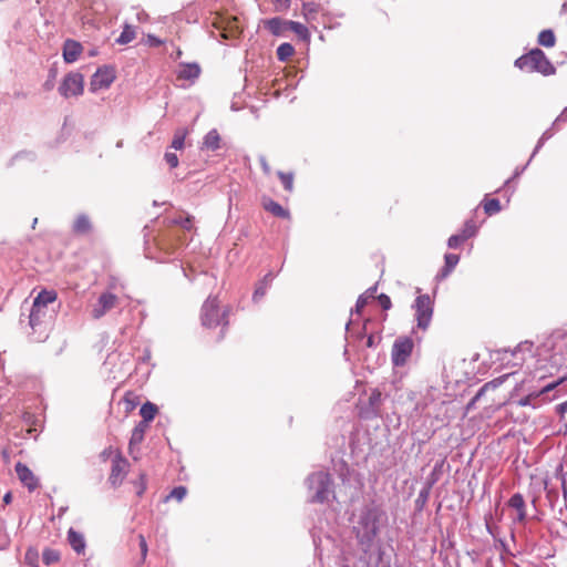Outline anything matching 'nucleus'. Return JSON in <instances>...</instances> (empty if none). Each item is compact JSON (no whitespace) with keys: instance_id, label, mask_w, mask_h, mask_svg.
<instances>
[{"instance_id":"f257e3e1","label":"nucleus","mask_w":567,"mask_h":567,"mask_svg":"<svg viewBox=\"0 0 567 567\" xmlns=\"http://www.w3.org/2000/svg\"><path fill=\"white\" fill-rule=\"evenodd\" d=\"M386 512L374 502L361 506L351 517V533L360 551H369L388 526Z\"/></svg>"},{"instance_id":"f03ea898","label":"nucleus","mask_w":567,"mask_h":567,"mask_svg":"<svg viewBox=\"0 0 567 567\" xmlns=\"http://www.w3.org/2000/svg\"><path fill=\"white\" fill-rule=\"evenodd\" d=\"M307 497L310 503H328L336 498L333 481L329 473L318 471L311 473L306 478Z\"/></svg>"},{"instance_id":"7ed1b4c3","label":"nucleus","mask_w":567,"mask_h":567,"mask_svg":"<svg viewBox=\"0 0 567 567\" xmlns=\"http://www.w3.org/2000/svg\"><path fill=\"white\" fill-rule=\"evenodd\" d=\"M514 65L522 71L538 72L545 76L556 73V68L548 60L544 51L538 48L532 49L528 53L517 58Z\"/></svg>"},{"instance_id":"20e7f679","label":"nucleus","mask_w":567,"mask_h":567,"mask_svg":"<svg viewBox=\"0 0 567 567\" xmlns=\"http://www.w3.org/2000/svg\"><path fill=\"white\" fill-rule=\"evenodd\" d=\"M566 380L567 378L563 377L551 381L542 386L539 390L533 391L520 398L516 403L518 406H530L533 409H538L543 404L555 400L559 395V393L563 391L560 385Z\"/></svg>"},{"instance_id":"39448f33","label":"nucleus","mask_w":567,"mask_h":567,"mask_svg":"<svg viewBox=\"0 0 567 567\" xmlns=\"http://www.w3.org/2000/svg\"><path fill=\"white\" fill-rule=\"evenodd\" d=\"M229 308L220 309L217 297L209 296L202 306L200 321L206 328L223 327L220 338H224V329L228 326Z\"/></svg>"},{"instance_id":"423d86ee","label":"nucleus","mask_w":567,"mask_h":567,"mask_svg":"<svg viewBox=\"0 0 567 567\" xmlns=\"http://www.w3.org/2000/svg\"><path fill=\"white\" fill-rule=\"evenodd\" d=\"M412 308L415 311L414 317L417 328L426 330L433 317V300L429 295H420L415 298Z\"/></svg>"},{"instance_id":"0eeeda50","label":"nucleus","mask_w":567,"mask_h":567,"mask_svg":"<svg viewBox=\"0 0 567 567\" xmlns=\"http://www.w3.org/2000/svg\"><path fill=\"white\" fill-rule=\"evenodd\" d=\"M362 559L371 567H391V556L381 539L369 551H361Z\"/></svg>"},{"instance_id":"6e6552de","label":"nucleus","mask_w":567,"mask_h":567,"mask_svg":"<svg viewBox=\"0 0 567 567\" xmlns=\"http://www.w3.org/2000/svg\"><path fill=\"white\" fill-rule=\"evenodd\" d=\"M413 340L410 337L396 338L391 351V360L394 367H403L413 351Z\"/></svg>"},{"instance_id":"1a4fd4ad","label":"nucleus","mask_w":567,"mask_h":567,"mask_svg":"<svg viewBox=\"0 0 567 567\" xmlns=\"http://www.w3.org/2000/svg\"><path fill=\"white\" fill-rule=\"evenodd\" d=\"M84 79L81 73H68L59 86V93L64 97L79 96L83 93Z\"/></svg>"},{"instance_id":"9d476101","label":"nucleus","mask_w":567,"mask_h":567,"mask_svg":"<svg viewBox=\"0 0 567 567\" xmlns=\"http://www.w3.org/2000/svg\"><path fill=\"white\" fill-rule=\"evenodd\" d=\"M55 310L44 308L43 306L32 303L30 315H29V324L33 330L47 328L51 320L53 319Z\"/></svg>"},{"instance_id":"9b49d317","label":"nucleus","mask_w":567,"mask_h":567,"mask_svg":"<svg viewBox=\"0 0 567 567\" xmlns=\"http://www.w3.org/2000/svg\"><path fill=\"white\" fill-rule=\"evenodd\" d=\"M118 303L116 295L104 291L97 298V301L93 305L91 316L93 319L99 320L104 317L110 310L115 308Z\"/></svg>"},{"instance_id":"f8f14e48","label":"nucleus","mask_w":567,"mask_h":567,"mask_svg":"<svg viewBox=\"0 0 567 567\" xmlns=\"http://www.w3.org/2000/svg\"><path fill=\"white\" fill-rule=\"evenodd\" d=\"M115 80V74L112 68L102 66L96 70L92 75L90 82V90L96 92L102 89H107Z\"/></svg>"},{"instance_id":"ddd939ff","label":"nucleus","mask_w":567,"mask_h":567,"mask_svg":"<svg viewBox=\"0 0 567 567\" xmlns=\"http://www.w3.org/2000/svg\"><path fill=\"white\" fill-rule=\"evenodd\" d=\"M126 460L120 453H117L112 461V468L109 476V483L113 487H117L122 484L126 474Z\"/></svg>"},{"instance_id":"4468645a","label":"nucleus","mask_w":567,"mask_h":567,"mask_svg":"<svg viewBox=\"0 0 567 567\" xmlns=\"http://www.w3.org/2000/svg\"><path fill=\"white\" fill-rule=\"evenodd\" d=\"M16 473L20 482L30 491L33 492L39 487V480L33 472L23 463L18 462L14 466Z\"/></svg>"},{"instance_id":"2eb2a0df","label":"nucleus","mask_w":567,"mask_h":567,"mask_svg":"<svg viewBox=\"0 0 567 567\" xmlns=\"http://www.w3.org/2000/svg\"><path fill=\"white\" fill-rule=\"evenodd\" d=\"M507 505L516 512V517L513 518L514 523H523L526 520V503L520 493L513 494L508 499Z\"/></svg>"},{"instance_id":"dca6fc26","label":"nucleus","mask_w":567,"mask_h":567,"mask_svg":"<svg viewBox=\"0 0 567 567\" xmlns=\"http://www.w3.org/2000/svg\"><path fill=\"white\" fill-rule=\"evenodd\" d=\"M290 20H285L279 17L270 18L264 21V27L275 37H285L289 31L288 28Z\"/></svg>"},{"instance_id":"f3484780","label":"nucleus","mask_w":567,"mask_h":567,"mask_svg":"<svg viewBox=\"0 0 567 567\" xmlns=\"http://www.w3.org/2000/svg\"><path fill=\"white\" fill-rule=\"evenodd\" d=\"M200 66L198 63H181L176 72L177 80L189 81L193 83L200 75Z\"/></svg>"},{"instance_id":"a211bd4d","label":"nucleus","mask_w":567,"mask_h":567,"mask_svg":"<svg viewBox=\"0 0 567 567\" xmlns=\"http://www.w3.org/2000/svg\"><path fill=\"white\" fill-rule=\"evenodd\" d=\"M82 45L80 42L68 39L63 44V59L66 63L75 62L82 53Z\"/></svg>"},{"instance_id":"6ab92c4d","label":"nucleus","mask_w":567,"mask_h":567,"mask_svg":"<svg viewBox=\"0 0 567 567\" xmlns=\"http://www.w3.org/2000/svg\"><path fill=\"white\" fill-rule=\"evenodd\" d=\"M275 274L272 271H268L262 279H260L255 288L251 300L254 303H258L266 296L267 290L275 278Z\"/></svg>"},{"instance_id":"aec40b11","label":"nucleus","mask_w":567,"mask_h":567,"mask_svg":"<svg viewBox=\"0 0 567 567\" xmlns=\"http://www.w3.org/2000/svg\"><path fill=\"white\" fill-rule=\"evenodd\" d=\"M68 542L76 554H83L86 547L84 535L74 528L68 530Z\"/></svg>"},{"instance_id":"412c9836","label":"nucleus","mask_w":567,"mask_h":567,"mask_svg":"<svg viewBox=\"0 0 567 567\" xmlns=\"http://www.w3.org/2000/svg\"><path fill=\"white\" fill-rule=\"evenodd\" d=\"M148 424H145V422H138L136 426L132 431V435L128 443V450L130 453L133 454L134 447L140 445L145 436V433L148 429Z\"/></svg>"},{"instance_id":"4be33fe9","label":"nucleus","mask_w":567,"mask_h":567,"mask_svg":"<svg viewBox=\"0 0 567 567\" xmlns=\"http://www.w3.org/2000/svg\"><path fill=\"white\" fill-rule=\"evenodd\" d=\"M92 230V223L86 214H79L73 221L72 231L75 235H86Z\"/></svg>"},{"instance_id":"5701e85b","label":"nucleus","mask_w":567,"mask_h":567,"mask_svg":"<svg viewBox=\"0 0 567 567\" xmlns=\"http://www.w3.org/2000/svg\"><path fill=\"white\" fill-rule=\"evenodd\" d=\"M264 208L271 213L276 217H280L284 219L290 218V213L288 209L284 208L279 203L268 198L262 202Z\"/></svg>"},{"instance_id":"b1692460","label":"nucleus","mask_w":567,"mask_h":567,"mask_svg":"<svg viewBox=\"0 0 567 567\" xmlns=\"http://www.w3.org/2000/svg\"><path fill=\"white\" fill-rule=\"evenodd\" d=\"M322 10V7L315 1H306L302 3V16L308 23L317 21V14Z\"/></svg>"},{"instance_id":"393cba45","label":"nucleus","mask_w":567,"mask_h":567,"mask_svg":"<svg viewBox=\"0 0 567 567\" xmlns=\"http://www.w3.org/2000/svg\"><path fill=\"white\" fill-rule=\"evenodd\" d=\"M220 147V135L216 128L210 130L203 140L202 148L217 151Z\"/></svg>"},{"instance_id":"a878e982","label":"nucleus","mask_w":567,"mask_h":567,"mask_svg":"<svg viewBox=\"0 0 567 567\" xmlns=\"http://www.w3.org/2000/svg\"><path fill=\"white\" fill-rule=\"evenodd\" d=\"M377 289H378V287H377V285H374V286L368 288L362 295H360L359 298L357 299L354 309L351 310V315H353V313L359 315L361 312V310L368 303L369 299L374 298Z\"/></svg>"},{"instance_id":"bb28decb","label":"nucleus","mask_w":567,"mask_h":567,"mask_svg":"<svg viewBox=\"0 0 567 567\" xmlns=\"http://www.w3.org/2000/svg\"><path fill=\"white\" fill-rule=\"evenodd\" d=\"M383 401V394L379 389H373L372 392L369 395V409L371 410V413L377 416L380 412V408Z\"/></svg>"},{"instance_id":"cd10ccee","label":"nucleus","mask_w":567,"mask_h":567,"mask_svg":"<svg viewBox=\"0 0 567 567\" xmlns=\"http://www.w3.org/2000/svg\"><path fill=\"white\" fill-rule=\"evenodd\" d=\"M444 472V461H439L434 464L431 473L427 475L425 485L433 487L441 478Z\"/></svg>"},{"instance_id":"c85d7f7f","label":"nucleus","mask_w":567,"mask_h":567,"mask_svg":"<svg viewBox=\"0 0 567 567\" xmlns=\"http://www.w3.org/2000/svg\"><path fill=\"white\" fill-rule=\"evenodd\" d=\"M460 261V256L456 254H445L444 256V266L440 271V276L445 278L447 277L453 269L456 267V265Z\"/></svg>"},{"instance_id":"c756f323","label":"nucleus","mask_w":567,"mask_h":567,"mask_svg":"<svg viewBox=\"0 0 567 567\" xmlns=\"http://www.w3.org/2000/svg\"><path fill=\"white\" fill-rule=\"evenodd\" d=\"M56 292L54 290H42L38 293V296L34 298L33 302L40 306H43L44 308H49L50 305H53L56 300Z\"/></svg>"},{"instance_id":"7c9ffc66","label":"nucleus","mask_w":567,"mask_h":567,"mask_svg":"<svg viewBox=\"0 0 567 567\" xmlns=\"http://www.w3.org/2000/svg\"><path fill=\"white\" fill-rule=\"evenodd\" d=\"M158 409L152 402H145L140 410V414L142 416L141 422H145V424L150 425V422L154 420Z\"/></svg>"},{"instance_id":"2f4dec72","label":"nucleus","mask_w":567,"mask_h":567,"mask_svg":"<svg viewBox=\"0 0 567 567\" xmlns=\"http://www.w3.org/2000/svg\"><path fill=\"white\" fill-rule=\"evenodd\" d=\"M288 28H290L289 31H292L293 33H296V35L300 40L306 41V42L310 41V32L305 24L290 20Z\"/></svg>"},{"instance_id":"473e14b6","label":"nucleus","mask_w":567,"mask_h":567,"mask_svg":"<svg viewBox=\"0 0 567 567\" xmlns=\"http://www.w3.org/2000/svg\"><path fill=\"white\" fill-rule=\"evenodd\" d=\"M537 42L539 45H543L545 48H551L556 43V37L551 29H545L539 32Z\"/></svg>"},{"instance_id":"72a5a7b5","label":"nucleus","mask_w":567,"mask_h":567,"mask_svg":"<svg viewBox=\"0 0 567 567\" xmlns=\"http://www.w3.org/2000/svg\"><path fill=\"white\" fill-rule=\"evenodd\" d=\"M431 491H432V488L429 487L425 484L420 489L419 495H417V497H416V499L414 502L415 503V509L417 512H422L424 509V507H425V505H426V503H427V501L430 498Z\"/></svg>"},{"instance_id":"f704fd0d","label":"nucleus","mask_w":567,"mask_h":567,"mask_svg":"<svg viewBox=\"0 0 567 567\" xmlns=\"http://www.w3.org/2000/svg\"><path fill=\"white\" fill-rule=\"evenodd\" d=\"M135 28L131 24H125L116 42L118 44H127L135 39Z\"/></svg>"},{"instance_id":"c9c22d12","label":"nucleus","mask_w":567,"mask_h":567,"mask_svg":"<svg viewBox=\"0 0 567 567\" xmlns=\"http://www.w3.org/2000/svg\"><path fill=\"white\" fill-rule=\"evenodd\" d=\"M483 208L488 216H493L502 210L501 202L497 198H485L483 200Z\"/></svg>"},{"instance_id":"e433bc0d","label":"nucleus","mask_w":567,"mask_h":567,"mask_svg":"<svg viewBox=\"0 0 567 567\" xmlns=\"http://www.w3.org/2000/svg\"><path fill=\"white\" fill-rule=\"evenodd\" d=\"M277 58L279 61L284 62V61H287L289 58H291L295 53V48L292 44L288 43V42H285V43H281L278 48H277Z\"/></svg>"},{"instance_id":"4c0bfd02","label":"nucleus","mask_w":567,"mask_h":567,"mask_svg":"<svg viewBox=\"0 0 567 567\" xmlns=\"http://www.w3.org/2000/svg\"><path fill=\"white\" fill-rule=\"evenodd\" d=\"M277 175L284 186V188L291 193L293 190V179H295V175L292 172H282V171H278L277 172Z\"/></svg>"},{"instance_id":"58836bf2","label":"nucleus","mask_w":567,"mask_h":567,"mask_svg":"<svg viewBox=\"0 0 567 567\" xmlns=\"http://www.w3.org/2000/svg\"><path fill=\"white\" fill-rule=\"evenodd\" d=\"M187 135V131L185 128L176 130L171 147L174 150H182L184 147L185 137Z\"/></svg>"},{"instance_id":"ea45409f","label":"nucleus","mask_w":567,"mask_h":567,"mask_svg":"<svg viewBox=\"0 0 567 567\" xmlns=\"http://www.w3.org/2000/svg\"><path fill=\"white\" fill-rule=\"evenodd\" d=\"M42 560L45 565H51L60 560V553L53 548H45L42 553Z\"/></svg>"},{"instance_id":"a19ab883","label":"nucleus","mask_w":567,"mask_h":567,"mask_svg":"<svg viewBox=\"0 0 567 567\" xmlns=\"http://www.w3.org/2000/svg\"><path fill=\"white\" fill-rule=\"evenodd\" d=\"M477 233V226L472 219L464 223L462 231L460 233L466 240L474 237Z\"/></svg>"},{"instance_id":"79ce46f5","label":"nucleus","mask_w":567,"mask_h":567,"mask_svg":"<svg viewBox=\"0 0 567 567\" xmlns=\"http://www.w3.org/2000/svg\"><path fill=\"white\" fill-rule=\"evenodd\" d=\"M187 494V488L185 486H176L174 487L171 493L166 496V501L174 498L178 502H182Z\"/></svg>"},{"instance_id":"37998d69","label":"nucleus","mask_w":567,"mask_h":567,"mask_svg":"<svg viewBox=\"0 0 567 567\" xmlns=\"http://www.w3.org/2000/svg\"><path fill=\"white\" fill-rule=\"evenodd\" d=\"M533 346L534 344L532 341H523L515 347V349L512 351V354L517 355L518 353L525 352L532 353Z\"/></svg>"},{"instance_id":"c03bdc74","label":"nucleus","mask_w":567,"mask_h":567,"mask_svg":"<svg viewBox=\"0 0 567 567\" xmlns=\"http://www.w3.org/2000/svg\"><path fill=\"white\" fill-rule=\"evenodd\" d=\"M19 159H27V161H34L35 159V155L33 152H30V151H22V152H19L17 153L10 161V165H13L14 162L19 161Z\"/></svg>"},{"instance_id":"a18cd8bd","label":"nucleus","mask_w":567,"mask_h":567,"mask_svg":"<svg viewBox=\"0 0 567 567\" xmlns=\"http://www.w3.org/2000/svg\"><path fill=\"white\" fill-rule=\"evenodd\" d=\"M464 241H466L465 238H463V236L461 234H455V235H452L449 239H447V247L451 248V249H456L458 248Z\"/></svg>"},{"instance_id":"49530a36","label":"nucleus","mask_w":567,"mask_h":567,"mask_svg":"<svg viewBox=\"0 0 567 567\" xmlns=\"http://www.w3.org/2000/svg\"><path fill=\"white\" fill-rule=\"evenodd\" d=\"M134 484L136 488V495L141 497L146 491V476L141 474L140 478Z\"/></svg>"},{"instance_id":"de8ad7c7","label":"nucleus","mask_w":567,"mask_h":567,"mask_svg":"<svg viewBox=\"0 0 567 567\" xmlns=\"http://www.w3.org/2000/svg\"><path fill=\"white\" fill-rule=\"evenodd\" d=\"M164 159L166 161V163L168 164V166L171 168H175L178 166V157L175 153H171V152H166L164 154Z\"/></svg>"},{"instance_id":"09e8293b","label":"nucleus","mask_w":567,"mask_h":567,"mask_svg":"<svg viewBox=\"0 0 567 567\" xmlns=\"http://www.w3.org/2000/svg\"><path fill=\"white\" fill-rule=\"evenodd\" d=\"M530 162H532V161H530V159H528V162H527L524 166H522V167H516V168H515V172H514V174H513V176H512L511 178H508V179L504 183V187H506L507 185H509V183H511L512 181H514L515 178L519 177V176L524 173V171L527 168V166L529 165V163H530Z\"/></svg>"},{"instance_id":"8fccbe9b","label":"nucleus","mask_w":567,"mask_h":567,"mask_svg":"<svg viewBox=\"0 0 567 567\" xmlns=\"http://www.w3.org/2000/svg\"><path fill=\"white\" fill-rule=\"evenodd\" d=\"M378 301L383 310H389L392 307L391 299L388 295L381 293L378 297Z\"/></svg>"},{"instance_id":"3c124183","label":"nucleus","mask_w":567,"mask_h":567,"mask_svg":"<svg viewBox=\"0 0 567 567\" xmlns=\"http://www.w3.org/2000/svg\"><path fill=\"white\" fill-rule=\"evenodd\" d=\"M146 43L150 47L157 48V47H161L162 44H164V40L157 38L154 34H147Z\"/></svg>"},{"instance_id":"603ef678","label":"nucleus","mask_w":567,"mask_h":567,"mask_svg":"<svg viewBox=\"0 0 567 567\" xmlns=\"http://www.w3.org/2000/svg\"><path fill=\"white\" fill-rule=\"evenodd\" d=\"M138 540H140V549H141L142 559L144 560L146 558L147 551H148L147 543H146L145 537L142 534L138 535Z\"/></svg>"},{"instance_id":"864d4df0","label":"nucleus","mask_w":567,"mask_h":567,"mask_svg":"<svg viewBox=\"0 0 567 567\" xmlns=\"http://www.w3.org/2000/svg\"><path fill=\"white\" fill-rule=\"evenodd\" d=\"M567 337V330L564 329H556L551 332L550 338L553 340H560Z\"/></svg>"},{"instance_id":"5fc2aeb1","label":"nucleus","mask_w":567,"mask_h":567,"mask_svg":"<svg viewBox=\"0 0 567 567\" xmlns=\"http://www.w3.org/2000/svg\"><path fill=\"white\" fill-rule=\"evenodd\" d=\"M259 163H260V165H261V168H262L264 173H265V174H267V175H269V174H270V172H271V168H270V166H269V164H268V162H267L266 156L260 155V156H259Z\"/></svg>"},{"instance_id":"6e6d98bb","label":"nucleus","mask_w":567,"mask_h":567,"mask_svg":"<svg viewBox=\"0 0 567 567\" xmlns=\"http://www.w3.org/2000/svg\"><path fill=\"white\" fill-rule=\"evenodd\" d=\"M556 412L560 417H564L567 412V400L556 406Z\"/></svg>"},{"instance_id":"4d7b16f0","label":"nucleus","mask_w":567,"mask_h":567,"mask_svg":"<svg viewBox=\"0 0 567 567\" xmlns=\"http://www.w3.org/2000/svg\"><path fill=\"white\" fill-rule=\"evenodd\" d=\"M567 120V107H565L561 113L556 117V120L553 123V126L558 125L559 122Z\"/></svg>"},{"instance_id":"13d9d810","label":"nucleus","mask_w":567,"mask_h":567,"mask_svg":"<svg viewBox=\"0 0 567 567\" xmlns=\"http://www.w3.org/2000/svg\"><path fill=\"white\" fill-rule=\"evenodd\" d=\"M544 144H545V141L539 138L537 144H536V146H535V148H534V151H533V153H532V155H530V157H529L530 161L535 157V155L539 152V150L544 146Z\"/></svg>"},{"instance_id":"bf43d9fd","label":"nucleus","mask_w":567,"mask_h":567,"mask_svg":"<svg viewBox=\"0 0 567 567\" xmlns=\"http://www.w3.org/2000/svg\"><path fill=\"white\" fill-rule=\"evenodd\" d=\"M553 127H554V126L551 125V127H550V128H547V130L542 134L540 138H542L543 141H545V142H546V141H548L549 138H551V137H553V135H554Z\"/></svg>"},{"instance_id":"052dcab7","label":"nucleus","mask_w":567,"mask_h":567,"mask_svg":"<svg viewBox=\"0 0 567 567\" xmlns=\"http://www.w3.org/2000/svg\"><path fill=\"white\" fill-rule=\"evenodd\" d=\"M112 453H113V450L111 446H109L102 451L101 457L105 461L106 458H109L111 456Z\"/></svg>"},{"instance_id":"680f3d73","label":"nucleus","mask_w":567,"mask_h":567,"mask_svg":"<svg viewBox=\"0 0 567 567\" xmlns=\"http://www.w3.org/2000/svg\"><path fill=\"white\" fill-rule=\"evenodd\" d=\"M175 223L181 224V225H182L184 228H186V229H189V228H190V224H192V221H190V219H189V218H186V219H185V220H183V221H182V220H175Z\"/></svg>"},{"instance_id":"e2e57ef3","label":"nucleus","mask_w":567,"mask_h":567,"mask_svg":"<svg viewBox=\"0 0 567 567\" xmlns=\"http://www.w3.org/2000/svg\"><path fill=\"white\" fill-rule=\"evenodd\" d=\"M375 346V338L373 334H370L367 339V347L373 348Z\"/></svg>"},{"instance_id":"0e129e2a","label":"nucleus","mask_w":567,"mask_h":567,"mask_svg":"<svg viewBox=\"0 0 567 567\" xmlns=\"http://www.w3.org/2000/svg\"><path fill=\"white\" fill-rule=\"evenodd\" d=\"M275 1H276V3H278L279 6L285 7V8H287L290 3V0H275Z\"/></svg>"},{"instance_id":"69168bd1","label":"nucleus","mask_w":567,"mask_h":567,"mask_svg":"<svg viewBox=\"0 0 567 567\" xmlns=\"http://www.w3.org/2000/svg\"><path fill=\"white\" fill-rule=\"evenodd\" d=\"M501 383H502V379L501 378L499 379H495L494 381L491 382V384H493L494 386H496V385H498ZM488 385H489V383H486L484 385V388H487Z\"/></svg>"},{"instance_id":"338daca9","label":"nucleus","mask_w":567,"mask_h":567,"mask_svg":"<svg viewBox=\"0 0 567 567\" xmlns=\"http://www.w3.org/2000/svg\"><path fill=\"white\" fill-rule=\"evenodd\" d=\"M11 499H12V495H11V493H7V494L3 496V502H4L6 504H9V503L11 502Z\"/></svg>"},{"instance_id":"774afa93","label":"nucleus","mask_w":567,"mask_h":567,"mask_svg":"<svg viewBox=\"0 0 567 567\" xmlns=\"http://www.w3.org/2000/svg\"><path fill=\"white\" fill-rule=\"evenodd\" d=\"M37 224H38V218H34V219H33V221H32L31 227L34 229V228H35V226H37Z\"/></svg>"}]
</instances>
